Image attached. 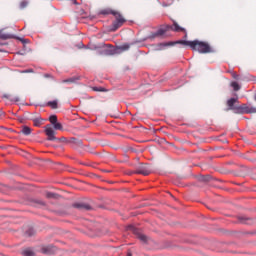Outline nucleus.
I'll return each instance as SVG.
<instances>
[{"label": "nucleus", "instance_id": "f257e3e1", "mask_svg": "<svg viewBox=\"0 0 256 256\" xmlns=\"http://www.w3.org/2000/svg\"><path fill=\"white\" fill-rule=\"evenodd\" d=\"M173 45H184L185 47H189L192 51H198V53H213V49L207 42L194 40V41H187V40H179L176 42H167L161 43L160 47H173Z\"/></svg>", "mask_w": 256, "mask_h": 256}, {"label": "nucleus", "instance_id": "f03ea898", "mask_svg": "<svg viewBox=\"0 0 256 256\" xmlns=\"http://www.w3.org/2000/svg\"><path fill=\"white\" fill-rule=\"evenodd\" d=\"M237 101H239V99L237 98H230L228 101H227V106H228V109L227 111H239V109H242L243 111H245V113H256V108H249L245 105H243L242 107H237L235 106V103H237Z\"/></svg>", "mask_w": 256, "mask_h": 256}, {"label": "nucleus", "instance_id": "7ed1b4c3", "mask_svg": "<svg viewBox=\"0 0 256 256\" xmlns=\"http://www.w3.org/2000/svg\"><path fill=\"white\" fill-rule=\"evenodd\" d=\"M115 21L112 23V31H117V29L123 27V24L127 22L125 17L121 14V12H114Z\"/></svg>", "mask_w": 256, "mask_h": 256}, {"label": "nucleus", "instance_id": "20e7f679", "mask_svg": "<svg viewBox=\"0 0 256 256\" xmlns=\"http://www.w3.org/2000/svg\"><path fill=\"white\" fill-rule=\"evenodd\" d=\"M45 134L48 137V141H57V137H55V130L50 126H45Z\"/></svg>", "mask_w": 256, "mask_h": 256}, {"label": "nucleus", "instance_id": "39448f33", "mask_svg": "<svg viewBox=\"0 0 256 256\" xmlns=\"http://www.w3.org/2000/svg\"><path fill=\"white\" fill-rule=\"evenodd\" d=\"M137 173L140 175H150L151 174V168H149V165H144L138 168Z\"/></svg>", "mask_w": 256, "mask_h": 256}, {"label": "nucleus", "instance_id": "423d86ee", "mask_svg": "<svg viewBox=\"0 0 256 256\" xmlns=\"http://www.w3.org/2000/svg\"><path fill=\"white\" fill-rule=\"evenodd\" d=\"M172 31H175L176 33H187V30L185 28L179 26L177 22H173V25L169 27Z\"/></svg>", "mask_w": 256, "mask_h": 256}, {"label": "nucleus", "instance_id": "0eeeda50", "mask_svg": "<svg viewBox=\"0 0 256 256\" xmlns=\"http://www.w3.org/2000/svg\"><path fill=\"white\" fill-rule=\"evenodd\" d=\"M73 207L75 209H81V210H85V211H89V209H91V206L89 204H85V203H75V204H73Z\"/></svg>", "mask_w": 256, "mask_h": 256}, {"label": "nucleus", "instance_id": "6e6552de", "mask_svg": "<svg viewBox=\"0 0 256 256\" xmlns=\"http://www.w3.org/2000/svg\"><path fill=\"white\" fill-rule=\"evenodd\" d=\"M117 10H113L111 8H105L100 11V15H115Z\"/></svg>", "mask_w": 256, "mask_h": 256}, {"label": "nucleus", "instance_id": "1a4fd4ad", "mask_svg": "<svg viewBox=\"0 0 256 256\" xmlns=\"http://www.w3.org/2000/svg\"><path fill=\"white\" fill-rule=\"evenodd\" d=\"M80 80H81V77L74 76V77L62 80V83H77V81H80Z\"/></svg>", "mask_w": 256, "mask_h": 256}, {"label": "nucleus", "instance_id": "9d476101", "mask_svg": "<svg viewBox=\"0 0 256 256\" xmlns=\"http://www.w3.org/2000/svg\"><path fill=\"white\" fill-rule=\"evenodd\" d=\"M161 35H165V30L159 29L156 33L150 36V39H155V37H161Z\"/></svg>", "mask_w": 256, "mask_h": 256}, {"label": "nucleus", "instance_id": "9b49d317", "mask_svg": "<svg viewBox=\"0 0 256 256\" xmlns=\"http://www.w3.org/2000/svg\"><path fill=\"white\" fill-rule=\"evenodd\" d=\"M34 127H41L43 125V119L42 118H35L33 120Z\"/></svg>", "mask_w": 256, "mask_h": 256}, {"label": "nucleus", "instance_id": "f8f14e48", "mask_svg": "<svg viewBox=\"0 0 256 256\" xmlns=\"http://www.w3.org/2000/svg\"><path fill=\"white\" fill-rule=\"evenodd\" d=\"M21 133L23 135H29L31 133V129L29 128V126H23V128L21 129Z\"/></svg>", "mask_w": 256, "mask_h": 256}, {"label": "nucleus", "instance_id": "ddd939ff", "mask_svg": "<svg viewBox=\"0 0 256 256\" xmlns=\"http://www.w3.org/2000/svg\"><path fill=\"white\" fill-rule=\"evenodd\" d=\"M22 255H24V256H34L35 252H33V250H31V249H26L22 252Z\"/></svg>", "mask_w": 256, "mask_h": 256}, {"label": "nucleus", "instance_id": "4468645a", "mask_svg": "<svg viewBox=\"0 0 256 256\" xmlns=\"http://www.w3.org/2000/svg\"><path fill=\"white\" fill-rule=\"evenodd\" d=\"M48 107H51V109H57L58 104H57V100L54 101H50L47 103Z\"/></svg>", "mask_w": 256, "mask_h": 256}, {"label": "nucleus", "instance_id": "2eb2a0df", "mask_svg": "<svg viewBox=\"0 0 256 256\" xmlns=\"http://www.w3.org/2000/svg\"><path fill=\"white\" fill-rule=\"evenodd\" d=\"M53 127L56 131H62L63 130V125L59 122H56L55 124H53Z\"/></svg>", "mask_w": 256, "mask_h": 256}, {"label": "nucleus", "instance_id": "dca6fc26", "mask_svg": "<svg viewBox=\"0 0 256 256\" xmlns=\"http://www.w3.org/2000/svg\"><path fill=\"white\" fill-rule=\"evenodd\" d=\"M11 34H5L3 32H0V39H3L4 41L7 39H11Z\"/></svg>", "mask_w": 256, "mask_h": 256}, {"label": "nucleus", "instance_id": "f3484780", "mask_svg": "<svg viewBox=\"0 0 256 256\" xmlns=\"http://www.w3.org/2000/svg\"><path fill=\"white\" fill-rule=\"evenodd\" d=\"M131 46L129 44H123L121 46L118 47V49H120V51H129V48Z\"/></svg>", "mask_w": 256, "mask_h": 256}, {"label": "nucleus", "instance_id": "a211bd4d", "mask_svg": "<svg viewBox=\"0 0 256 256\" xmlns=\"http://www.w3.org/2000/svg\"><path fill=\"white\" fill-rule=\"evenodd\" d=\"M231 87H233L234 91H239V89H241V86H239V83L237 82H232Z\"/></svg>", "mask_w": 256, "mask_h": 256}, {"label": "nucleus", "instance_id": "6ab92c4d", "mask_svg": "<svg viewBox=\"0 0 256 256\" xmlns=\"http://www.w3.org/2000/svg\"><path fill=\"white\" fill-rule=\"evenodd\" d=\"M49 121L52 125H55V123H57V115L50 116Z\"/></svg>", "mask_w": 256, "mask_h": 256}, {"label": "nucleus", "instance_id": "aec40b11", "mask_svg": "<svg viewBox=\"0 0 256 256\" xmlns=\"http://www.w3.org/2000/svg\"><path fill=\"white\" fill-rule=\"evenodd\" d=\"M46 197H47V199H55V197H57V194L52 193V192H47Z\"/></svg>", "mask_w": 256, "mask_h": 256}, {"label": "nucleus", "instance_id": "412c9836", "mask_svg": "<svg viewBox=\"0 0 256 256\" xmlns=\"http://www.w3.org/2000/svg\"><path fill=\"white\" fill-rule=\"evenodd\" d=\"M138 239H140V241H142L143 243H147V236L143 234H138Z\"/></svg>", "mask_w": 256, "mask_h": 256}, {"label": "nucleus", "instance_id": "4be33fe9", "mask_svg": "<svg viewBox=\"0 0 256 256\" xmlns=\"http://www.w3.org/2000/svg\"><path fill=\"white\" fill-rule=\"evenodd\" d=\"M27 5H29V2L27 0H23L22 2H20V9H25Z\"/></svg>", "mask_w": 256, "mask_h": 256}, {"label": "nucleus", "instance_id": "5701e85b", "mask_svg": "<svg viewBox=\"0 0 256 256\" xmlns=\"http://www.w3.org/2000/svg\"><path fill=\"white\" fill-rule=\"evenodd\" d=\"M92 91L103 93L105 91V88H103V87H92Z\"/></svg>", "mask_w": 256, "mask_h": 256}, {"label": "nucleus", "instance_id": "b1692460", "mask_svg": "<svg viewBox=\"0 0 256 256\" xmlns=\"http://www.w3.org/2000/svg\"><path fill=\"white\" fill-rule=\"evenodd\" d=\"M45 202H43L42 200H37L36 201V207H45Z\"/></svg>", "mask_w": 256, "mask_h": 256}, {"label": "nucleus", "instance_id": "393cba45", "mask_svg": "<svg viewBox=\"0 0 256 256\" xmlns=\"http://www.w3.org/2000/svg\"><path fill=\"white\" fill-rule=\"evenodd\" d=\"M232 77L233 79H239V75H237V73H232Z\"/></svg>", "mask_w": 256, "mask_h": 256}, {"label": "nucleus", "instance_id": "a878e982", "mask_svg": "<svg viewBox=\"0 0 256 256\" xmlns=\"http://www.w3.org/2000/svg\"><path fill=\"white\" fill-rule=\"evenodd\" d=\"M201 180H202V181H209V176H203V177L201 178Z\"/></svg>", "mask_w": 256, "mask_h": 256}, {"label": "nucleus", "instance_id": "bb28decb", "mask_svg": "<svg viewBox=\"0 0 256 256\" xmlns=\"http://www.w3.org/2000/svg\"><path fill=\"white\" fill-rule=\"evenodd\" d=\"M27 235L31 237V235H33V230H29V232H27Z\"/></svg>", "mask_w": 256, "mask_h": 256}, {"label": "nucleus", "instance_id": "cd10ccee", "mask_svg": "<svg viewBox=\"0 0 256 256\" xmlns=\"http://www.w3.org/2000/svg\"><path fill=\"white\" fill-rule=\"evenodd\" d=\"M25 73H33L32 69L26 70Z\"/></svg>", "mask_w": 256, "mask_h": 256}, {"label": "nucleus", "instance_id": "c85d7f7f", "mask_svg": "<svg viewBox=\"0 0 256 256\" xmlns=\"http://www.w3.org/2000/svg\"><path fill=\"white\" fill-rule=\"evenodd\" d=\"M3 115H4V112L0 111V117H3Z\"/></svg>", "mask_w": 256, "mask_h": 256}, {"label": "nucleus", "instance_id": "c756f323", "mask_svg": "<svg viewBox=\"0 0 256 256\" xmlns=\"http://www.w3.org/2000/svg\"><path fill=\"white\" fill-rule=\"evenodd\" d=\"M92 49H99V47H97V46H94Z\"/></svg>", "mask_w": 256, "mask_h": 256}, {"label": "nucleus", "instance_id": "7c9ffc66", "mask_svg": "<svg viewBox=\"0 0 256 256\" xmlns=\"http://www.w3.org/2000/svg\"><path fill=\"white\" fill-rule=\"evenodd\" d=\"M128 256H133V254H131V253H128Z\"/></svg>", "mask_w": 256, "mask_h": 256}, {"label": "nucleus", "instance_id": "2f4dec72", "mask_svg": "<svg viewBox=\"0 0 256 256\" xmlns=\"http://www.w3.org/2000/svg\"><path fill=\"white\" fill-rule=\"evenodd\" d=\"M241 223H243V218L240 219Z\"/></svg>", "mask_w": 256, "mask_h": 256}, {"label": "nucleus", "instance_id": "473e14b6", "mask_svg": "<svg viewBox=\"0 0 256 256\" xmlns=\"http://www.w3.org/2000/svg\"><path fill=\"white\" fill-rule=\"evenodd\" d=\"M107 47H111V44H108Z\"/></svg>", "mask_w": 256, "mask_h": 256}]
</instances>
